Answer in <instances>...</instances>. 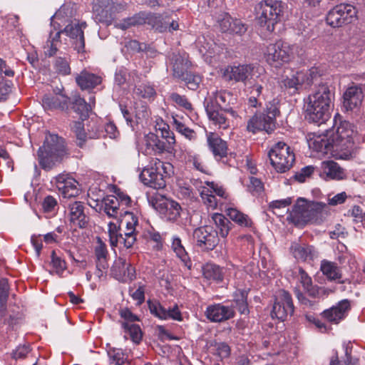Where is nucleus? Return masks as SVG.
<instances>
[{"label": "nucleus", "instance_id": "603ef678", "mask_svg": "<svg viewBox=\"0 0 365 365\" xmlns=\"http://www.w3.org/2000/svg\"><path fill=\"white\" fill-rule=\"evenodd\" d=\"M179 79L185 82L187 88L192 91H196L202 82V77L199 74L192 73L191 71L185 73Z\"/></svg>", "mask_w": 365, "mask_h": 365}, {"label": "nucleus", "instance_id": "4d7b16f0", "mask_svg": "<svg viewBox=\"0 0 365 365\" xmlns=\"http://www.w3.org/2000/svg\"><path fill=\"white\" fill-rule=\"evenodd\" d=\"M118 227L112 222L108 224V235L110 243L112 247H116L118 243L123 244L124 236L123 232H118Z\"/></svg>", "mask_w": 365, "mask_h": 365}, {"label": "nucleus", "instance_id": "c9c22d12", "mask_svg": "<svg viewBox=\"0 0 365 365\" xmlns=\"http://www.w3.org/2000/svg\"><path fill=\"white\" fill-rule=\"evenodd\" d=\"M170 148H171V145L160 140L158 135L150 133L146 136L145 151L148 154H151L152 152L154 153H162Z\"/></svg>", "mask_w": 365, "mask_h": 365}, {"label": "nucleus", "instance_id": "bb28decb", "mask_svg": "<svg viewBox=\"0 0 365 365\" xmlns=\"http://www.w3.org/2000/svg\"><path fill=\"white\" fill-rule=\"evenodd\" d=\"M330 135L329 130H327L326 133L320 135L314 134L313 137L309 138L308 140L309 148L322 153L336 152Z\"/></svg>", "mask_w": 365, "mask_h": 365}, {"label": "nucleus", "instance_id": "0eeeda50", "mask_svg": "<svg viewBox=\"0 0 365 365\" xmlns=\"http://www.w3.org/2000/svg\"><path fill=\"white\" fill-rule=\"evenodd\" d=\"M297 46L287 42L277 41L267 46L264 55L266 61L276 68L292 61L296 53Z\"/></svg>", "mask_w": 365, "mask_h": 365}, {"label": "nucleus", "instance_id": "393cba45", "mask_svg": "<svg viewBox=\"0 0 365 365\" xmlns=\"http://www.w3.org/2000/svg\"><path fill=\"white\" fill-rule=\"evenodd\" d=\"M331 116V107L317 106L307 104L305 108V118L309 122L321 125L327 121Z\"/></svg>", "mask_w": 365, "mask_h": 365}, {"label": "nucleus", "instance_id": "6e6552de", "mask_svg": "<svg viewBox=\"0 0 365 365\" xmlns=\"http://www.w3.org/2000/svg\"><path fill=\"white\" fill-rule=\"evenodd\" d=\"M270 163L279 173L289 170L295 161V155L290 147L284 142L275 143L268 153Z\"/></svg>", "mask_w": 365, "mask_h": 365}, {"label": "nucleus", "instance_id": "9b49d317", "mask_svg": "<svg viewBox=\"0 0 365 365\" xmlns=\"http://www.w3.org/2000/svg\"><path fill=\"white\" fill-rule=\"evenodd\" d=\"M119 220L118 228L124 236L123 245L126 248H130L136 241V226L138 224V217L128 210L118 217Z\"/></svg>", "mask_w": 365, "mask_h": 365}, {"label": "nucleus", "instance_id": "3c124183", "mask_svg": "<svg viewBox=\"0 0 365 365\" xmlns=\"http://www.w3.org/2000/svg\"><path fill=\"white\" fill-rule=\"evenodd\" d=\"M264 84H265V83L257 82L247 87L248 92L250 95L248 100L250 106L256 108L258 106L257 98L262 94Z\"/></svg>", "mask_w": 365, "mask_h": 365}, {"label": "nucleus", "instance_id": "09e8293b", "mask_svg": "<svg viewBox=\"0 0 365 365\" xmlns=\"http://www.w3.org/2000/svg\"><path fill=\"white\" fill-rule=\"evenodd\" d=\"M121 327L124 329L125 338H128V335L130 339L135 343H138L142 338V332L139 325L135 324H128V322H121Z\"/></svg>", "mask_w": 365, "mask_h": 365}, {"label": "nucleus", "instance_id": "f03ea898", "mask_svg": "<svg viewBox=\"0 0 365 365\" xmlns=\"http://www.w3.org/2000/svg\"><path fill=\"white\" fill-rule=\"evenodd\" d=\"M279 101L273 99L266 104L263 112L256 113L247 122L246 130L252 134L259 132L272 133L276 128V118L279 116Z\"/></svg>", "mask_w": 365, "mask_h": 365}, {"label": "nucleus", "instance_id": "de8ad7c7", "mask_svg": "<svg viewBox=\"0 0 365 365\" xmlns=\"http://www.w3.org/2000/svg\"><path fill=\"white\" fill-rule=\"evenodd\" d=\"M61 34V31H57L54 36H52V32L50 33L49 38L43 46V52L46 56L51 57L56 53L57 46L60 43Z\"/></svg>", "mask_w": 365, "mask_h": 365}, {"label": "nucleus", "instance_id": "49530a36", "mask_svg": "<svg viewBox=\"0 0 365 365\" xmlns=\"http://www.w3.org/2000/svg\"><path fill=\"white\" fill-rule=\"evenodd\" d=\"M212 220L219 230L222 237H226L230 230V222L223 215L214 213L212 215Z\"/></svg>", "mask_w": 365, "mask_h": 365}, {"label": "nucleus", "instance_id": "7c9ffc66", "mask_svg": "<svg viewBox=\"0 0 365 365\" xmlns=\"http://www.w3.org/2000/svg\"><path fill=\"white\" fill-rule=\"evenodd\" d=\"M170 61L173 65V76L178 79L187 73L189 71L188 69L191 66V62L188 60L186 54L173 53Z\"/></svg>", "mask_w": 365, "mask_h": 365}, {"label": "nucleus", "instance_id": "f257e3e1", "mask_svg": "<svg viewBox=\"0 0 365 365\" xmlns=\"http://www.w3.org/2000/svg\"><path fill=\"white\" fill-rule=\"evenodd\" d=\"M327 204L322 202L307 201L299 198L287 219L296 226H304L308 222L318 223L324 217Z\"/></svg>", "mask_w": 365, "mask_h": 365}, {"label": "nucleus", "instance_id": "2f4dec72", "mask_svg": "<svg viewBox=\"0 0 365 365\" xmlns=\"http://www.w3.org/2000/svg\"><path fill=\"white\" fill-rule=\"evenodd\" d=\"M321 177L325 180H343L346 174L343 168L334 161L323 162Z\"/></svg>", "mask_w": 365, "mask_h": 365}, {"label": "nucleus", "instance_id": "0e129e2a", "mask_svg": "<svg viewBox=\"0 0 365 365\" xmlns=\"http://www.w3.org/2000/svg\"><path fill=\"white\" fill-rule=\"evenodd\" d=\"M51 257V264L55 272L58 274H61L66 267V262L57 256L54 250L52 251Z\"/></svg>", "mask_w": 365, "mask_h": 365}, {"label": "nucleus", "instance_id": "79ce46f5", "mask_svg": "<svg viewBox=\"0 0 365 365\" xmlns=\"http://www.w3.org/2000/svg\"><path fill=\"white\" fill-rule=\"evenodd\" d=\"M231 306L236 307L242 314L249 313L247 304V292L246 290H237L234 293L232 304Z\"/></svg>", "mask_w": 365, "mask_h": 365}, {"label": "nucleus", "instance_id": "58836bf2", "mask_svg": "<svg viewBox=\"0 0 365 365\" xmlns=\"http://www.w3.org/2000/svg\"><path fill=\"white\" fill-rule=\"evenodd\" d=\"M71 130L76 137L78 145L81 148L83 147L88 138H96L98 136L96 133H86L84 125L81 121H74L71 125Z\"/></svg>", "mask_w": 365, "mask_h": 365}, {"label": "nucleus", "instance_id": "680f3d73", "mask_svg": "<svg viewBox=\"0 0 365 365\" xmlns=\"http://www.w3.org/2000/svg\"><path fill=\"white\" fill-rule=\"evenodd\" d=\"M136 93L143 98L153 100L156 96V91L153 86L147 84L139 86L136 88Z\"/></svg>", "mask_w": 365, "mask_h": 365}, {"label": "nucleus", "instance_id": "a878e982", "mask_svg": "<svg viewBox=\"0 0 365 365\" xmlns=\"http://www.w3.org/2000/svg\"><path fill=\"white\" fill-rule=\"evenodd\" d=\"M289 250L296 259L302 262L314 260L318 255L317 250L312 245L304 242H294Z\"/></svg>", "mask_w": 365, "mask_h": 365}, {"label": "nucleus", "instance_id": "b1692460", "mask_svg": "<svg viewBox=\"0 0 365 365\" xmlns=\"http://www.w3.org/2000/svg\"><path fill=\"white\" fill-rule=\"evenodd\" d=\"M110 274L117 280L126 282L135 277V269L124 258L118 257L110 269Z\"/></svg>", "mask_w": 365, "mask_h": 365}, {"label": "nucleus", "instance_id": "7ed1b4c3", "mask_svg": "<svg viewBox=\"0 0 365 365\" xmlns=\"http://www.w3.org/2000/svg\"><path fill=\"white\" fill-rule=\"evenodd\" d=\"M38 162L44 170H51L66 155L64 141L57 135H46L43 145L38 150Z\"/></svg>", "mask_w": 365, "mask_h": 365}, {"label": "nucleus", "instance_id": "c85d7f7f", "mask_svg": "<svg viewBox=\"0 0 365 365\" xmlns=\"http://www.w3.org/2000/svg\"><path fill=\"white\" fill-rule=\"evenodd\" d=\"M76 84L81 90L90 91L99 86L102 83V77L98 74L83 69L75 78Z\"/></svg>", "mask_w": 365, "mask_h": 365}, {"label": "nucleus", "instance_id": "20e7f679", "mask_svg": "<svg viewBox=\"0 0 365 365\" xmlns=\"http://www.w3.org/2000/svg\"><path fill=\"white\" fill-rule=\"evenodd\" d=\"M224 76L227 80L243 83L247 87L257 82L266 83L267 79L264 70L254 64L229 66L226 68Z\"/></svg>", "mask_w": 365, "mask_h": 365}, {"label": "nucleus", "instance_id": "a211bd4d", "mask_svg": "<svg viewBox=\"0 0 365 365\" xmlns=\"http://www.w3.org/2000/svg\"><path fill=\"white\" fill-rule=\"evenodd\" d=\"M364 92L361 85L352 83L343 94V107L346 111L358 110L363 102Z\"/></svg>", "mask_w": 365, "mask_h": 365}, {"label": "nucleus", "instance_id": "2eb2a0df", "mask_svg": "<svg viewBox=\"0 0 365 365\" xmlns=\"http://www.w3.org/2000/svg\"><path fill=\"white\" fill-rule=\"evenodd\" d=\"M86 22H71L66 26L63 30H59L61 34H65L72 41L73 48L78 53L85 51V38L83 30L86 28Z\"/></svg>", "mask_w": 365, "mask_h": 365}, {"label": "nucleus", "instance_id": "ddd939ff", "mask_svg": "<svg viewBox=\"0 0 365 365\" xmlns=\"http://www.w3.org/2000/svg\"><path fill=\"white\" fill-rule=\"evenodd\" d=\"M294 307L291 294L284 290H279L276 297L272 311V316L284 321L288 316H292Z\"/></svg>", "mask_w": 365, "mask_h": 365}, {"label": "nucleus", "instance_id": "6e6d98bb", "mask_svg": "<svg viewBox=\"0 0 365 365\" xmlns=\"http://www.w3.org/2000/svg\"><path fill=\"white\" fill-rule=\"evenodd\" d=\"M247 190L252 195H259L264 190V184L259 178L255 176L249 178V182L246 185Z\"/></svg>", "mask_w": 365, "mask_h": 365}, {"label": "nucleus", "instance_id": "4468645a", "mask_svg": "<svg viewBox=\"0 0 365 365\" xmlns=\"http://www.w3.org/2000/svg\"><path fill=\"white\" fill-rule=\"evenodd\" d=\"M196 245L202 250H212L218 244V232L210 226L200 227L193 232Z\"/></svg>", "mask_w": 365, "mask_h": 365}, {"label": "nucleus", "instance_id": "423d86ee", "mask_svg": "<svg viewBox=\"0 0 365 365\" xmlns=\"http://www.w3.org/2000/svg\"><path fill=\"white\" fill-rule=\"evenodd\" d=\"M285 4L281 1L264 0L255 6L256 16L261 26L272 32L282 14Z\"/></svg>", "mask_w": 365, "mask_h": 365}, {"label": "nucleus", "instance_id": "4be33fe9", "mask_svg": "<svg viewBox=\"0 0 365 365\" xmlns=\"http://www.w3.org/2000/svg\"><path fill=\"white\" fill-rule=\"evenodd\" d=\"M205 314L212 322H223L232 319L235 315V311L233 306H225L218 303L209 305Z\"/></svg>", "mask_w": 365, "mask_h": 365}, {"label": "nucleus", "instance_id": "69168bd1", "mask_svg": "<svg viewBox=\"0 0 365 365\" xmlns=\"http://www.w3.org/2000/svg\"><path fill=\"white\" fill-rule=\"evenodd\" d=\"M170 98L172 101L175 103L178 106L190 110L192 109V104L188 101L185 96H181L177 93H173L170 96Z\"/></svg>", "mask_w": 365, "mask_h": 365}, {"label": "nucleus", "instance_id": "774afa93", "mask_svg": "<svg viewBox=\"0 0 365 365\" xmlns=\"http://www.w3.org/2000/svg\"><path fill=\"white\" fill-rule=\"evenodd\" d=\"M346 360L341 362L339 360L337 354L335 353L330 359L329 365H358V360L352 361L348 349H346Z\"/></svg>", "mask_w": 365, "mask_h": 365}, {"label": "nucleus", "instance_id": "338daca9", "mask_svg": "<svg viewBox=\"0 0 365 365\" xmlns=\"http://www.w3.org/2000/svg\"><path fill=\"white\" fill-rule=\"evenodd\" d=\"M314 170V168L312 165L304 167L294 174V178L299 182H304L312 175Z\"/></svg>", "mask_w": 365, "mask_h": 365}, {"label": "nucleus", "instance_id": "bf43d9fd", "mask_svg": "<svg viewBox=\"0 0 365 365\" xmlns=\"http://www.w3.org/2000/svg\"><path fill=\"white\" fill-rule=\"evenodd\" d=\"M54 68L58 73L66 76L71 73L68 60L66 57H58L55 60Z\"/></svg>", "mask_w": 365, "mask_h": 365}, {"label": "nucleus", "instance_id": "dca6fc26", "mask_svg": "<svg viewBox=\"0 0 365 365\" xmlns=\"http://www.w3.org/2000/svg\"><path fill=\"white\" fill-rule=\"evenodd\" d=\"M351 307V302L349 299H342L333 307L324 310L320 315L327 322L339 324L347 317Z\"/></svg>", "mask_w": 365, "mask_h": 365}, {"label": "nucleus", "instance_id": "8fccbe9b", "mask_svg": "<svg viewBox=\"0 0 365 365\" xmlns=\"http://www.w3.org/2000/svg\"><path fill=\"white\" fill-rule=\"evenodd\" d=\"M73 108L82 118H86L92 109L91 105L87 103L84 98L80 96L75 98L73 102Z\"/></svg>", "mask_w": 365, "mask_h": 365}, {"label": "nucleus", "instance_id": "864d4df0", "mask_svg": "<svg viewBox=\"0 0 365 365\" xmlns=\"http://www.w3.org/2000/svg\"><path fill=\"white\" fill-rule=\"evenodd\" d=\"M41 207L44 213L56 214L58 207L57 199L51 195L46 196L41 202Z\"/></svg>", "mask_w": 365, "mask_h": 365}, {"label": "nucleus", "instance_id": "e433bc0d", "mask_svg": "<svg viewBox=\"0 0 365 365\" xmlns=\"http://www.w3.org/2000/svg\"><path fill=\"white\" fill-rule=\"evenodd\" d=\"M103 209L105 212L109 216L118 218L124 212V207L120 206L116 196L109 195L103 200Z\"/></svg>", "mask_w": 365, "mask_h": 365}, {"label": "nucleus", "instance_id": "4c0bfd02", "mask_svg": "<svg viewBox=\"0 0 365 365\" xmlns=\"http://www.w3.org/2000/svg\"><path fill=\"white\" fill-rule=\"evenodd\" d=\"M306 75L302 71H297L287 76L281 81V86L287 89H292V93H295L305 81Z\"/></svg>", "mask_w": 365, "mask_h": 365}, {"label": "nucleus", "instance_id": "f704fd0d", "mask_svg": "<svg viewBox=\"0 0 365 365\" xmlns=\"http://www.w3.org/2000/svg\"><path fill=\"white\" fill-rule=\"evenodd\" d=\"M69 98L63 94L45 96L42 99V105L45 109L66 110L68 108Z\"/></svg>", "mask_w": 365, "mask_h": 365}, {"label": "nucleus", "instance_id": "f8f14e48", "mask_svg": "<svg viewBox=\"0 0 365 365\" xmlns=\"http://www.w3.org/2000/svg\"><path fill=\"white\" fill-rule=\"evenodd\" d=\"M210 100L214 103L216 108L221 109V111L229 113L235 118L238 117L237 111L233 108L237 98L231 92L225 90H216L212 92L211 94H208V96L204 101V104H207Z\"/></svg>", "mask_w": 365, "mask_h": 365}, {"label": "nucleus", "instance_id": "5701e85b", "mask_svg": "<svg viewBox=\"0 0 365 365\" xmlns=\"http://www.w3.org/2000/svg\"><path fill=\"white\" fill-rule=\"evenodd\" d=\"M51 182L56 185L63 197H76L79 193L78 182L68 175L60 174L54 178Z\"/></svg>", "mask_w": 365, "mask_h": 365}, {"label": "nucleus", "instance_id": "c03bdc74", "mask_svg": "<svg viewBox=\"0 0 365 365\" xmlns=\"http://www.w3.org/2000/svg\"><path fill=\"white\" fill-rule=\"evenodd\" d=\"M226 214L230 220L242 227H251L252 220L245 214L234 207H228Z\"/></svg>", "mask_w": 365, "mask_h": 365}, {"label": "nucleus", "instance_id": "5fc2aeb1", "mask_svg": "<svg viewBox=\"0 0 365 365\" xmlns=\"http://www.w3.org/2000/svg\"><path fill=\"white\" fill-rule=\"evenodd\" d=\"M308 294L314 299H320L327 297L334 291L331 289H328L324 287L314 286L312 283L311 286L304 289Z\"/></svg>", "mask_w": 365, "mask_h": 365}, {"label": "nucleus", "instance_id": "6ab92c4d", "mask_svg": "<svg viewBox=\"0 0 365 365\" xmlns=\"http://www.w3.org/2000/svg\"><path fill=\"white\" fill-rule=\"evenodd\" d=\"M92 4L95 21L106 26L110 25L113 19L112 0H93Z\"/></svg>", "mask_w": 365, "mask_h": 365}, {"label": "nucleus", "instance_id": "052dcab7", "mask_svg": "<svg viewBox=\"0 0 365 365\" xmlns=\"http://www.w3.org/2000/svg\"><path fill=\"white\" fill-rule=\"evenodd\" d=\"M9 294L8 279L0 278V304L1 308L5 309Z\"/></svg>", "mask_w": 365, "mask_h": 365}, {"label": "nucleus", "instance_id": "37998d69", "mask_svg": "<svg viewBox=\"0 0 365 365\" xmlns=\"http://www.w3.org/2000/svg\"><path fill=\"white\" fill-rule=\"evenodd\" d=\"M164 207L165 209L164 215L167 220L171 222H177L182 211L180 204L174 200H167L164 202Z\"/></svg>", "mask_w": 365, "mask_h": 365}, {"label": "nucleus", "instance_id": "39448f33", "mask_svg": "<svg viewBox=\"0 0 365 365\" xmlns=\"http://www.w3.org/2000/svg\"><path fill=\"white\" fill-rule=\"evenodd\" d=\"M172 168L170 163L155 158L142 170L140 179L147 186L156 190L163 189L166 185L165 178L170 175Z\"/></svg>", "mask_w": 365, "mask_h": 365}, {"label": "nucleus", "instance_id": "13d9d810", "mask_svg": "<svg viewBox=\"0 0 365 365\" xmlns=\"http://www.w3.org/2000/svg\"><path fill=\"white\" fill-rule=\"evenodd\" d=\"M201 197L208 208L215 209L219 204H222L210 189H204L201 192Z\"/></svg>", "mask_w": 365, "mask_h": 365}, {"label": "nucleus", "instance_id": "cd10ccee", "mask_svg": "<svg viewBox=\"0 0 365 365\" xmlns=\"http://www.w3.org/2000/svg\"><path fill=\"white\" fill-rule=\"evenodd\" d=\"M207 143L209 150L212 152L217 160L225 158L228 153V145L225 140H222L217 133H209L207 134Z\"/></svg>", "mask_w": 365, "mask_h": 365}, {"label": "nucleus", "instance_id": "c756f323", "mask_svg": "<svg viewBox=\"0 0 365 365\" xmlns=\"http://www.w3.org/2000/svg\"><path fill=\"white\" fill-rule=\"evenodd\" d=\"M207 102V104H204V106L210 120L219 128H227L230 126V122L224 114L225 113L216 108L211 100Z\"/></svg>", "mask_w": 365, "mask_h": 365}, {"label": "nucleus", "instance_id": "e2e57ef3", "mask_svg": "<svg viewBox=\"0 0 365 365\" xmlns=\"http://www.w3.org/2000/svg\"><path fill=\"white\" fill-rule=\"evenodd\" d=\"M110 363L113 365H123L126 359L122 351L119 349H110L108 352Z\"/></svg>", "mask_w": 365, "mask_h": 365}, {"label": "nucleus", "instance_id": "ea45409f", "mask_svg": "<svg viewBox=\"0 0 365 365\" xmlns=\"http://www.w3.org/2000/svg\"><path fill=\"white\" fill-rule=\"evenodd\" d=\"M172 249L184 265L187 267L188 269H190L192 267V262L179 237H173Z\"/></svg>", "mask_w": 365, "mask_h": 365}, {"label": "nucleus", "instance_id": "f3484780", "mask_svg": "<svg viewBox=\"0 0 365 365\" xmlns=\"http://www.w3.org/2000/svg\"><path fill=\"white\" fill-rule=\"evenodd\" d=\"M148 304L150 313L160 319H172L178 322L182 321V314L177 304L169 307L168 309L157 300H148Z\"/></svg>", "mask_w": 365, "mask_h": 365}, {"label": "nucleus", "instance_id": "1a4fd4ad", "mask_svg": "<svg viewBox=\"0 0 365 365\" xmlns=\"http://www.w3.org/2000/svg\"><path fill=\"white\" fill-rule=\"evenodd\" d=\"M336 151H345L352 148L356 135L355 126L349 121H341L335 130H329Z\"/></svg>", "mask_w": 365, "mask_h": 365}, {"label": "nucleus", "instance_id": "a18cd8bd", "mask_svg": "<svg viewBox=\"0 0 365 365\" xmlns=\"http://www.w3.org/2000/svg\"><path fill=\"white\" fill-rule=\"evenodd\" d=\"M204 277L209 279L216 282H221L223 279L222 268L215 264L207 263L202 269Z\"/></svg>", "mask_w": 365, "mask_h": 365}, {"label": "nucleus", "instance_id": "9d476101", "mask_svg": "<svg viewBox=\"0 0 365 365\" xmlns=\"http://www.w3.org/2000/svg\"><path fill=\"white\" fill-rule=\"evenodd\" d=\"M356 17V11L353 6L341 4L329 11L326 19L329 25L335 28L351 23Z\"/></svg>", "mask_w": 365, "mask_h": 365}, {"label": "nucleus", "instance_id": "72a5a7b5", "mask_svg": "<svg viewBox=\"0 0 365 365\" xmlns=\"http://www.w3.org/2000/svg\"><path fill=\"white\" fill-rule=\"evenodd\" d=\"M134 26L148 24L152 25L153 28L160 32H163L166 29V26L162 25H158V22L160 21V16L157 14L140 12L131 16Z\"/></svg>", "mask_w": 365, "mask_h": 365}, {"label": "nucleus", "instance_id": "a19ab883", "mask_svg": "<svg viewBox=\"0 0 365 365\" xmlns=\"http://www.w3.org/2000/svg\"><path fill=\"white\" fill-rule=\"evenodd\" d=\"M320 270L329 280H337L341 278L339 267L336 263L324 259L321 262Z\"/></svg>", "mask_w": 365, "mask_h": 365}, {"label": "nucleus", "instance_id": "473e14b6", "mask_svg": "<svg viewBox=\"0 0 365 365\" xmlns=\"http://www.w3.org/2000/svg\"><path fill=\"white\" fill-rule=\"evenodd\" d=\"M94 253L96 258V267L101 272L108 268V251L106 245L100 237H96Z\"/></svg>", "mask_w": 365, "mask_h": 365}, {"label": "nucleus", "instance_id": "aec40b11", "mask_svg": "<svg viewBox=\"0 0 365 365\" xmlns=\"http://www.w3.org/2000/svg\"><path fill=\"white\" fill-rule=\"evenodd\" d=\"M68 210L69 221L71 224L81 229L88 226L90 222L88 209L84 206L83 202L75 201L71 203Z\"/></svg>", "mask_w": 365, "mask_h": 365}, {"label": "nucleus", "instance_id": "412c9836", "mask_svg": "<svg viewBox=\"0 0 365 365\" xmlns=\"http://www.w3.org/2000/svg\"><path fill=\"white\" fill-rule=\"evenodd\" d=\"M334 98V93L330 90L328 85L321 83L312 94L309 95L307 104L331 107Z\"/></svg>", "mask_w": 365, "mask_h": 365}]
</instances>
